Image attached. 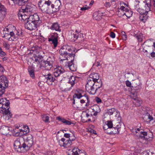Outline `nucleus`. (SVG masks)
<instances>
[{"label": "nucleus", "instance_id": "obj_1", "mask_svg": "<svg viewBox=\"0 0 155 155\" xmlns=\"http://www.w3.org/2000/svg\"><path fill=\"white\" fill-rule=\"evenodd\" d=\"M73 51L67 45L63 46L59 50L61 61L66 60L68 61L69 58L70 59L71 58L72 54H74L75 56V54L73 53Z\"/></svg>", "mask_w": 155, "mask_h": 155}, {"label": "nucleus", "instance_id": "obj_2", "mask_svg": "<svg viewBox=\"0 0 155 155\" xmlns=\"http://www.w3.org/2000/svg\"><path fill=\"white\" fill-rule=\"evenodd\" d=\"M102 85V81L100 80L98 81L87 82L85 86L86 89L90 94H94L101 87Z\"/></svg>", "mask_w": 155, "mask_h": 155}, {"label": "nucleus", "instance_id": "obj_3", "mask_svg": "<svg viewBox=\"0 0 155 155\" xmlns=\"http://www.w3.org/2000/svg\"><path fill=\"white\" fill-rule=\"evenodd\" d=\"M10 107L9 102L5 98L0 99V112L4 114L8 115L11 117L12 114L9 109Z\"/></svg>", "mask_w": 155, "mask_h": 155}, {"label": "nucleus", "instance_id": "obj_4", "mask_svg": "<svg viewBox=\"0 0 155 155\" xmlns=\"http://www.w3.org/2000/svg\"><path fill=\"white\" fill-rule=\"evenodd\" d=\"M33 140L32 135L28 134L25 140L23 141L22 145L23 147V151L25 152L28 150L33 144Z\"/></svg>", "mask_w": 155, "mask_h": 155}, {"label": "nucleus", "instance_id": "obj_5", "mask_svg": "<svg viewBox=\"0 0 155 155\" xmlns=\"http://www.w3.org/2000/svg\"><path fill=\"white\" fill-rule=\"evenodd\" d=\"M8 82L6 76L2 75L0 77V96L4 94V89L8 87Z\"/></svg>", "mask_w": 155, "mask_h": 155}, {"label": "nucleus", "instance_id": "obj_6", "mask_svg": "<svg viewBox=\"0 0 155 155\" xmlns=\"http://www.w3.org/2000/svg\"><path fill=\"white\" fill-rule=\"evenodd\" d=\"M54 59L53 57L51 58H49L46 61H43L40 65L41 68L43 70H49L52 67V64Z\"/></svg>", "mask_w": 155, "mask_h": 155}, {"label": "nucleus", "instance_id": "obj_7", "mask_svg": "<svg viewBox=\"0 0 155 155\" xmlns=\"http://www.w3.org/2000/svg\"><path fill=\"white\" fill-rule=\"evenodd\" d=\"M58 34L55 32L51 33L48 37V41L53 45L54 48H55L58 45Z\"/></svg>", "mask_w": 155, "mask_h": 155}, {"label": "nucleus", "instance_id": "obj_8", "mask_svg": "<svg viewBox=\"0 0 155 155\" xmlns=\"http://www.w3.org/2000/svg\"><path fill=\"white\" fill-rule=\"evenodd\" d=\"M74 57V55L72 54L71 58L70 59L69 58L68 60V61L70 60V61H69L67 62V64L65 65V66L69 68L70 70L72 71H75L76 70V67L73 63Z\"/></svg>", "mask_w": 155, "mask_h": 155}, {"label": "nucleus", "instance_id": "obj_9", "mask_svg": "<svg viewBox=\"0 0 155 155\" xmlns=\"http://www.w3.org/2000/svg\"><path fill=\"white\" fill-rule=\"evenodd\" d=\"M123 124L122 123L120 122H116L114 125V127H113L114 130H113L112 132L114 134H121L123 131L121 126Z\"/></svg>", "mask_w": 155, "mask_h": 155}, {"label": "nucleus", "instance_id": "obj_10", "mask_svg": "<svg viewBox=\"0 0 155 155\" xmlns=\"http://www.w3.org/2000/svg\"><path fill=\"white\" fill-rule=\"evenodd\" d=\"M28 20L35 23L37 25H39L42 22L41 20L40 19L38 15L37 14L30 15Z\"/></svg>", "mask_w": 155, "mask_h": 155}, {"label": "nucleus", "instance_id": "obj_11", "mask_svg": "<svg viewBox=\"0 0 155 155\" xmlns=\"http://www.w3.org/2000/svg\"><path fill=\"white\" fill-rule=\"evenodd\" d=\"M39 25H37L36 24L32 21L28 20L25 25V27L30 30L35 29Z\"/></svg>", "mask_w": 155, "mask_h": 155}, {"label": "nucleus", "instance_id": "obj_12", "mask_svg": "<svg viewBox=\"0 0 155 155\" xmlns=\"http://www.w3.org/2000/svg\"><path fill=\"white\" fill-rule=\"evenodd\" d=\"M30 15V12L27 10H19L18 15L19 17H21V19L25 20L28 19Z\"/></svg>", "mask_w": 155, "mask_h": 155}, {"label": "nucleus", "instance_id": "obj_13", "mask_svg": "<svg viewBox=\"0 0 155 155\" xmlns=\"http://www.w3.org/2000/svg\"><path fill=\"white\" fill-rule=\"evenodd\" d=\"M148 11L146 10H139V12L140 13V19L141 21L145 22L146 20L148 18L147 15Z\"/></svg>", "mask_w": 155, "mask_h": 155}, {"label": "nucleus", "instance_id": "obj_14", "mask_svg": "<svg viewBox=\"0 0 155 155\" xmlns=\"http://www.w3.org/2000/svg\"><path fill=\"white\" fill-rule=\"evenodd\" d=\"M64 70L61 66H58L54 69L53 73L55 77H57L64 72Z\"/></svg>", "mask_w": 155, "mask_h": 155}, {"label": "nucleus", "instance_id": "obj_15", "mask_svg": "<svg viewBox=\"0 0 155 155\" xmlns=\"http://www.w3.org/2000/svg\"><path fill=\"white\" fill-rule=\"evenodd\" d=\"M59 143L61 146L68 148L71 146V142L70 140L69 141H68V140L65 141L64 138H62L59 141Z\"/></svg>", "mask_w": 155, "mask_h": 155}, {"label": "nucleus", "instance_id": "obj_16", "mask_svg": "<svg viewBox=\"0 0 155 155\" xmlns=\"http://www.w3.org/2000/svg\"><path fill=\"white\" fill-rule=\"evenodd\" d=\"M99 75L98 74H90L89 78H88L87 82L97 81L99 80Z\"/></svg>", "mask_w": 155, "mask_h": 155}, {"label": "nucleus", "instance_id": "obj_17", "mask_svg": "<svg viewBox=\"0 0 155 155\" xmlns=\"http://www.w3.org/2000/svg\"><path fill=\"white\" fill-rule=\"evenodd\" d=\"M24 139L21 138L15 141L14 143V146L15 147V148H20L23 150V147L22 145L23 143Z\"/></svg>", "mask_w": 155, "mask_h": 155}, {"label": "nucleus", "instance_id": "obj_18", "mask_svg": "<svg viewBox=\"0 0 155 155\" xmlns=\"http://www.w3.org/2000/svg\"><path fill=\"white\" fill-rule=\"evenodd\" d=\"M10 130L9 128L5 126H2L0 128V134L6 135L8 134Z\"/></svg>", "mask_w": 155, "mask_h": 155}, {"label": "nucleus", "instance_id": "obj_19", "mask_svg": "<svg viewBox=\"0 0 155 155\" xmlns=\"http://www.w3.org/2000/svg\"><path fill=\"white\" fill-rule=\"evenodd\" d=\"M45 77L47 83L49 85H51L52 83L55 80V78L50 74L45 75Z\"/></svg>", "mask_w": 155, "mask_h": 155}, {"label": "nucleus", "instance_id": "obj_20", "mask_svg": "<svg viewBox=\"0 0 155 155\" xmlns=\"http://www.w3.org/2000/svg\"><path fill=\"white\" fill-rule=\"evenodd\" d=\"M92 109L94 112V116L95 117V118H96V116L97 114L101 111V110L99 106L97 104L94 105L92 107Z\"/></svg>", "mask_w": 155, "mask_h": 155}, {"label": "nucleus", "instance_id": "obj_21", "mask_svg": "<svg viewBox=\"0 0 155 155\" xmlns=\"http://www.w3.org/2000/svg\"><path fill=\"white\" fill-rule=\"evenodd\" d=\"M56 119L57 120L61 121L63 123L66 125H70L72 124H74L71 121L67 120L64 118H62L60 116L57 117Z\"/></svg>", "mask_w": 155, "mask_h": 155}, {"label": "nucleus", "instance_id": "obj_22", "mask_svg": "<svg viewBox=\"0 0 155 155\" xmlns=\"http://www.w3.org/2000/svg\"><path fill=\"white\" fill-rule=\"evenodd\" d=\"M102 13H101L99 11H96L93 15V18L94 19L99 21L102 18Z\"/></svg>", "mask_w": 155, "mask_h": 155}, {"label": "nucleus", "instance_id": "obj_23", "mask_svg": "<svg viewBox=\"0 0 155 155\" xmlns=\"http://www.w3.org/2000/svg\"><path fill=\"white\" fill-rule=\"evenodd\" d=\"M152 47L147 45L144 46L143 48V51L144 53H146V55L148 56L150 55V54L152 51Z\"/></svg>", "mask_w": 155, "mask_h": 155}, {"label": "nucleus", "instance_id": "obj_24", "mask_svg": "<svg viewBox=\"0 0 155 155\" xmlns=\"http://www.w3.org/2000/svg\"><path fill=\"white\" fill-rule=\"evenodd\" d=\"M33 60L34 61L35 63H36L37 64V66H38V65L39 64L40 65H41L40 64L41 63V62H42V58L39 56H35L34 57Z\"/></svg>", "mask_w": 155, "mask_h": 155}, {"label": "nucleus", "instance_id": "obj_25", "mask_svg": "<svg viewBox=\"0 0 155 155\" xmlns=\"http://www.w3.org/2000/svg\"><path fill=\"white\" fill-rule=\"evenodd\" d=\"M50 29L52 30H55L56 31L60 32L61 30L60 27L58 23H55L52 24L51 27Z\"/></svg>", "mask_w": 155, "mask_h": 155}, {"label": "nucleus", "instance_id": "obj_26", "mask_svg": "<svg viewBox=\"0 0 155 155\" xmlns=\"http://www.w3.org/2000/svg\"><path fill=\"white\" fill-rule=\"evenodd\" d=\"M107 112L110 115H112L113 114L116 113L117 114L116 116L117 115V117H119L120 115L119 111L114 108H112L108 110Z\"/></svg>", "mask_w": 155, "mask_h": 155}, {"label": "nucleus", "instance_id": "obj_27", "mask_svg": "<svg viewBox=\"0 0 155 155\" xmlns=\"http://www.w3.org/2000/svg\"><path fill=\"white\" fill-rule=\"evenodd\" d=\"M86 113V117L87 118H88L89 117H93V116H94V113L92 108H89L87 109L85 111Z\"/></svg>", "mask_w": 155, "mask_h": 155}, {"label": "nucleus", "instance_id": "obj_28", "mask_svg": "<svg viewBox=\"0 0 155 155\" xmlns=\"http://www.w3.org/2000/svg\"><path fill=\"white\" fill-rule=\"evenodd\" d=\"M133 99V103L136 106H140L142 103V101L139 99L138 98L136 97L132 98Z\"/></svg>", "mask_w": 155, "mask_h": 155}, {"label": "nucleus", "instance_id": "obj_29", "mask_svg": "<svg viewBox=\"0 0 155 155\" xmlns=\"http://www.w3.org/2000/svg\"><path fill=\"white\" fill-rule=\"evenodd\" d=\"M20 129L19 127H16V128L13 130V135L15 136H18L22 135V133L20 132Z\"/></svg>", "mask_w": 155, "mask_h": 155}, {"label": "nucleus", "instance_id": "obj_30", "mask_svg": "<svg viewBox=\"0 0 155 155\" xmlns=\"http://www.w3.org/2000/svg\"><path fill=\"white\" fill-rule=\"evenodd\" d=\"M29 131V128L28 126H24L22 129H20V132L22 133V135L28 133Z\"/></svg>", "mask_w": 155, "mask_h": 155}, {"label": "nucleus", "instance_id": "obj_31", "mask_svg": "<svg viewBox=\"0 0 155 155\" xmlns=\"http://www.w3.org/2000/svg\"><path fill=\"white\" fill-rule=\"evenodd\" d=\"M70 136L69 140H68V141L70 140L71 142V146L72 144V141L75 140L76 139V137L74 136V132L73 131L71 130L70 131Z\"/></svg>", "mask_w": 155, "mask_h": 155}, {"label": "nucleus", "instance_id": "obj_32", "mask_svg": "<svg viewBox=\"0 0 155 155\" xmlns=\"http://www.w3.org/2000/svg\"><path fill=\"white\" fill-rule=\"evenodd\" d=\"M59 1H56L55 2V4L54 5L53 4H51V7L52 8H54L57 9H59V7L61 5L60 2L59 0H58Z\"/></svg>", "mask_w": 155, "mask_h": 155}, {"label": "nucleus", "instance_id": "obj_33", "mask_svg": "<svg viewBox=\"0 0 155 155\" xmlns=\"http://www.w3.org/2000/svg\"><path fill=\"white\" fill-rule=\"evenodd\" d=\"M76 82L75 77L73 76H71L69 78V83L72 86H73Z\"/></svg>", "mask_w": 155, "mask_h": 155}, {"label": "nucleus", "instance_id": "obj_34", "mask_svg": "<svg viewBox=\"0 0 155 155\" xmlns=\"http://www.w3.org/2000/svg\"><path fill=\"white\" fill-rule=\"evenodd\" d=\"M135 132L137 133H138V132L137 131V130L139 131V133H140V134L138 136L141 137H144L145 136H147V133L146 132L140 131V130L139 128H137V130L135 129Z\"/></svg>", "mask_w": 155, "mask_h": 155}, {"label": "nucleus", "instance_id": "obj_35", "mask_svg": "<svg viewBox=\"0 0 155 155\" xmlns=\"http://www.w3.org/2000/svg\"><path fill=\"white\" fill-rule=\"evenodd\" d=\"M86 95V94H84V95L82 96V94L81 93V92H77L76 93H75L74 95L73 96V97L74 99H75L76 98H77L78 99L80 98L81 97H84V95Z\"/></svg>", "mask_w": 155, "mask_h": 155}, {"label": "nucleus", "instance_id": "obj_36", "mask_svg": "<svg viewBox=\"0 0 155 155\" xmlns=\"http://www.w3.org/2000/svg\"><path fill=\"white\" fill-rule=\"evenodd\" d=\"M134 36L140 42L142 41L143 36L142 34L140 33L139 34H135Z\"/></svg>", "mask_w": 155, "mask_h": 155}, {"label": "nucleus", "instance_id": "obj_37", "mask_svg": "<svg viewBox=\"0 0 155 155\" xmlns=\"http://www.w3.org/2000/svg\"><path fill=\"white\" fill-rule=\"evenodd\" d=\"M11 35H12L10 40L11 41H15L18 39V37L16 35H15L13 32H11Z\"/></svg>", "mask_w": 155, "mask_h": 155}, {"label": "nucleus", "instance_id": "obj_38", "mask_svg": "<svg viewBox=\"0 0 155 155\" xmlns=\"http://www.w3.org/2000/svg\"><path fill=\"white\" fill-rule=\"evenodd\" d=\"M42 120L45 123L49 122V117L46 115H43L42 116Z\"/></svg>", "mask_w": 155, "mask_h": 155}, {"label": "nucleus", "instance_id": "obj_39", "mask_svg": "<svg viewBox=\"0 0 155 155\" xmlns=\"http://www.w3.org/2000/svg\"><path fill=\"white\" fill-rule=\"evenodd\" d=\"M144 117L146 118H148L149 119V121H150L153 120V117L147 112L145 115Z\"/></svg>", "mask_w": 155, "mask_h": 155}, {"label": "nucleus", "instance_id": "obj_40", "mask_svg": "<svg viewBox=\"0 0 155 155\" xmlns=\"http://www.w3.org/2000/svg\"><path fill=\"white\" fill-rule=\"evenodd\" d=\"M125 15L127 17L130 18L133 12L132 10H125Z\"/></svg>", "mask_w": 155, "mask_h": 155}, {"label": "nucleus", "instance_id": "obj_41", "mask_svg": "<svg viewBox=\"0 0 155 155\" xmlns=\"http://www.w3.org/2000/svg\"><path fill=\"white\" fill-rule=\"evenodd\" d=\"M123 5H125V7H127L128 6V4H126L123 2H121L120 4V9L121 10H124V8H125V10H128V8H125V6H123Z\"/></svg>", "mask_w": 155, "mask_h": 155}, {"label": "nucleus", "instance_id": "obj_42", "mask_svg": "<svg viewBox=\"0 0 155 155\" xmlns=\"http://www.w3.org/2000/svg\"><path fill=\"white\" fill-rule=\"evenodd\" d=\"M103 128L105 131V132L107 134L110 133L112 132V131H111L110 132L109 131V130H110V129L109 127H108L107 125V124L104 125L103 127Z\"/></svg>", "mask_w": 155, "mask_h": 155}, {"label": "nucleus", "instance_id": "obj_43", "mask_svg": "<svg viewBox=\"0 0 155 155\" xmlns=\"http://www.w3.org/2000/svg\"><path fill=\"white\" fill-rule=\"evenodd\" d=\"M140 84V81L138 79L135 80L133 83V84L134 85V87H135L136 86H138V88L139 89H140V86H139Z\"/></svg>", "mask_w": 155, "mask_h": 155}, {"label": "nucleus", "instance_id": "obj_44", "mask_svg": "<svg viewBox=\"0 0 155 155\" xmlns=\"http://www.w3.org/2000/svg\"><path fill=\"white\" fill-rule=\"evenodd\" d=\"M11 32H10V33H5L4 36V37L9 41H11L10 40L11 39Z\"/></svg>", "mask_w": 155, "mask_h": 155}, {"label": "nucleus", "instance_id": "obj_45", "mask_svg": "<svg viewBox=\"0 0 155 155\" xmlns=\"http://www.w3.org/2000/svg\"><path fill=\"white\" fill-rule=\"evenodd\" d=\"M124 11L125 10H117L116 12V13L120 17L125 15Z\"/></svg>", "mask_w": 155, "mask_h": 155}, {"label": "nucleus", "instance_id": "obj_46", "mask_svg": "<svg viewBox=\"0 0 155 155\" xmlns=\"http://www.w3.org/2000/svg\"><path fill=\"white\" fill-rule=\"evenodd\" d=\"M143 2L146 3V5H147L149 9L150 10V7L151 6L150 0H144L143 1Z\"/></svg>", "mask_w": 155, "mask_h": 155}, {"label": "nucleus", "instance_id": "obj_47", "mask_svg": "<svg viewBox=\"0 0 155 155\" xmlns=\"http://www.w3.org/2000/svg\"><path fill=\"white\" fill-rule=\"evenodd\" d=\"M78 39L80 41H83L84 40V38L83 36V34L80 33L78 35Z\"/></svg>", "mask_w": 155, "mask_h": 155}, {"label": "nucleus", "instance_id": "obj_48", "mask_svg": "<svg viewBox=\"0 0 155 155\" xmlns=\"http://www.w3.org/2000/svg\"><path fill=\"white\" fill-rule=\"evenodd\" d=\"M121 35L123 40H126L127 39V36L125 32L122 31L121 32Z\"/></svg>", "mask_w": 155, "mask_h": 155}, {"label": "nucleus", "instance_id": "obj_49", "mask_svg": "<svg viewBox=\"0 0 155 155\" xmlns=\"http://www.w3.org/2000/svg\"><path fill=\"white\" fill-rule=\"evenodd\" d=\"M28 72H29V74L30 75L31 77L33 78L35 76L34 71L32 69H31L30 70H28Z\"/></svg>", "mask_w": 155, "mask_h": 155}, {"label": "nucleus", "instance_id": "obj_50", "mask_svg": "<svg viewBox=\"0 0 155 155\" xmlns=\"http://www.w3.org/2000/svg\"><path fill=\"white\" fill-rule=\"evenodd\" d=\"M84 96V97H85V98L86 99V100L87 101V103H86V104H85V106H89V104L90 102L89 98L88 97V96L87 95H85Z\"/></svg>", "mask_w": 155, "mask_h": 155}, {"label": "nucleus", "instance_id": "obj_51", "mask_svg": "<svg viewBox=\"0 0 155 155\" xmlns=\"http://www.w3.org/2000/svg\"><path fill=\"white\" fill-rule=\"evenodd\" d=\"M106 124L107 125L108 127H109L110 129L112 128L113 124L112 122L108 121L107 122V123Z\"/></svg>", "mask_w": 155, "mask_h": 155}, {"label": "nucleus", "instance_id": "obj_52", "mask_svg": "<svg viewBox=\"0 0 155 155\" xmlns=\"http://www.w3.org/2000/svg\"><path fill=\"white\" fill-rule=\"evenodd\" d=\"M29 49L30 51H32V52H37L36 51L37 48L36 47H32L30 48Z\"/></svg>", "mask_w": 155, "mask_h": 155}, {"label": "nucleus", "instance_id": "obj_53", "mask_svg": "<svg viewBox=\"0 0 155 155\" xmlns=\"http://www.w3.org/2000/svg\"><path fill=\"white\" fill-rule=\"evenodd\" d=\"M126 84L127 87H133V86H131V82L129 81H126Z\"/></svg>", "mask_w": 155, "mask_h": 155}, {"label": "nucleus", "instance_id": "obj_54", "mask_svg": "<svg viewBox=\"0 0 155 155\" xmlns=\"http://www.w3.org/2000/svg\"><path fill=\"white\" fill-rule=\"evenodd\" d=\"M16 35H17V36H21L22 35V32L21 31L19 30L18 31H17V32L16 34Z\"/></svg>", "mask_w": 155, "mask_h": 155}, {"label": "nucleus", "instance_id": "obj_55", "mask_svg": "<svg viewBox=\"0 0 155 155\" xmlns=\"http://www.w3.org/2000/svg\"><path fill=\"white\" fill-rule=\"evenodd\" d=\"M95 100L98 104L101 103L102 102L101 100L98 97H96L95 98Z\"/></svg>", "mask_w": 155, "mask_h": 155}, {"label": "nucleus", "instance_id": "obj_56", "mask_svg": "<svg viewBox=\"0 0 155 155\" xmlns=\"http://www.w3.org/2000/svg\"><path fill=\"white\" fill-rule=\"evenodd\" d=\"M5 53L2 51V50L1 49V50H0V55L1 56H5Z\"/></svg>", "mask_w": 155, "mask_h": 155}, {"label": "nucleus", "instance_id": "obj_57", "mask_svg": "<svg viewBox=\"0 0 155 155\" xmlns=\"http://www.w3.org/2000/svg\"><path fill=\"white\" fill-rule=\"evenodd\" d=\"M88 131L89 132H90L91 133H93L94 134H96V132L94 130L90 128L88 129Z\"/></svg>", "mask_w": 155, "mask_h": 155}, {"label": "nucleus", "instance_id": "obj_58", "mask_svg": "<svg viewBox=\"0 0 155 155\" xmlns=\"http://www.w3.org/2000/svg\"><path fill=\"white\" fill-rule=\"evenodd\" d=\"M70 133H66L64 134V136L66 138H69L70 136Z\"/></svg>", "mask_w": 155, "mask_h": 155}, {"label": "nucleus", "instance_id": "obj_59", "mask_svg": "<svg viewBox=\"0 0 155 155\" xmlns=\"http://www.w3.org/2000/svg\"><path fill=\"white\" fill-rule=\"evenodd\" d=\"M5 71L3 67L0 64V71L3 72Z\"/></svg>", "mask_w": 155, "mask_h": 155}, {"label": "nucleus", "instance_id": "obj_60", "mask_svg": "<svg viewBox=\"0 0 155 155\" xmlns=\"http://www.w3.org/2000/svg\"><path fill=\"white\" fill-rule=\"evenodd\" d=\"M6 9V8L5 7V6L1 4V3H0V10H4Z\"/></svg>", "mask_w": 155, "mask_h": 155}, {"label": "nucleus", "instance_id": "obj_61", "mask_svg": "<svg viewBox=\"0 0 155 155\" xmlns=\"http://www.w3.org/2000/svg\"><path fill=\"white\" fill-rule=\"evenodd\" d=\"M110 36L111 38H114L115 37V34L114 32H111L110 33Z\"/></svg>", "mask_w": 155, "mask_h": 155}, {"label": "nucleus", "instance_id": "obj_62", "mask_svg": "<svg viewBox=\"0 0 155 155\" xmlns=\"http://www.w3.org/2000/svg\"><path fill=\"white\" fill-rule=\"evenodd\" d=\"M73 38L74 40L78 39V35H77V34H73Z\"/></svg>", "mask_w": 155, "mask_h": 155}, {"label": "nucleus", "instance_id": "obj_63", "mask_svg": "<svg viewBox=\"0 0 155 155\" xmlns=\"http://www.w3.org/2000/svg\"><path fill=\"white\" fill-rule=\"evenodd\" d=\"M86 6L85 7H82L80 8V10H87L90 8V7H87V5H86Z\"/></svg>", "mask_w": 155, "mask_h": 155}, {"label": "nucleus", "instance_id": "obj_64", "mask_svg": "<svg viewBox=\"0 0 155 155\" xmlns=\"http://www.w3.org/2000/svg\"><path fill=\"white\" fill-rule=\"evenodd\" d=\"M145 155H155V153L150 151L148 153H147V154H145Z\"/></svg>", "mask_w": 155, "mask_h": 155}]
</instances>
